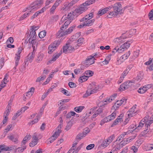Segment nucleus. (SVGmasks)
Wrapping results in <instances>:
<instances>
[{
  "instance_id": "obj_19",
  "label": "nucleus",
  "mask_w": 153,
  "mask_h": 153,
  "mask_svg": "<svg viewBox=\"0 0 153 153\" xmlns=\"http://www.w3.org/2000/svg\"><path fill=\"white\" fill-rule=\"evenodd\" d=\"M146 116H148L149 117L146 118V119H147V120H146V125L147 128H148L153 122V115L151 116L149 115H147Z\"/></svg>"
},
{
  "instance_id": "obj_6",
  "label": "nucleus",
  "mask_w": 153,
  "mask_h": 153,
  "mask_svg": "<svg viewBox=\"0 0 153 153\" xmlns=\"http://www.w3.org/2000/svg\"><path fill=\"white\" fill-rule=\"evenodd\" d=\"M43 0H37L31 4L27 8V10L35 11L39 8L43 3Z\"/></svg>"
},
{
  "instance_id": "obj_39",
  "label": "nucleus",
  "mask_w": 153,
  "mask_h": 153,
  "mask_svg": "<svg viewBox=\"0 0 153 153\" xmlns=\"http://www.w3.org/2000/svg\"><path fill=\"white\" fill-rule=\"evenodd\" d=\"M130 54V52L129 51H128L127 53L124 54L120 57V59L125 60L129 56Z\"/></svg>"
},
{
  "instance_id": "obj_18",
  "label": "nucleus",
  "mask_w": 153,
  "mask_h": 153,
  "mask_svg": "<svg viewBox=\"0 0 153 153\" xmlns=\"http://www.w3.org/2000/svg\"><path fill=\"white\" fill-rule=\"evenodd\" d=\"M117 141H116V142H114L112 151H117L120 150L122 147L120 143H118L117 142Z\"/></svg>"
},
{
  "instance_id": "obj_38",
  "label": "nucleus",
  "mask_w": 153,
  "mask_h": 153,
  "mask_svg": "<svg viewBox=\"0 0 153 153\" xmlns=\"http://www.w3.org/2000/svg\"><path fill=\"white\" fill-rule=\"evenodd\" d=\"M134 112V109L133 108H131L127 113V115L128 118H130L133 116V113Z\"/></svg>"
},
{
  "instance_id": "obj_24",
  "label": "nucleus",
  "mask_w": 153,
  "mask_h": 153,
  "mask_svg": "<svg viewBox=\"0 0 153 153\" xmlns=\"http://www.w3.org/2000/svg\"><path fill=\"white\" fill-rule=\"evenodd\" d=\"M76 122V121L74 119H72L69 122L66 127L65 130L67 131Z\"/></svg>"
},
{
  "instance_id": "obj_12",
  "label": "nucleus",
  "mask_w": 153,
  "mask_h": 153,
  "mask_svg": "<svg viewBox=\"0 0 153 153\" xmlns=\"http://www.w3.org/2000/svg\"><path fill=\"white\" fill-rule=\"evenodd\" d=\"M121 5L120 3H117L114 4L113 7V9L114 13L115 15H117L120 13L121 10Z\"/></svg>"
},
{
  "instance_id": "obj_58",
  "label": "nucleus",
  "mask_w": 153,
  "mask_h": 153,
  "mask_svg": "<svg viewBox=\"0 0 153 153\" xmlns=\"http://www.w3.org/2000/svg\"><path fill=\"white\" fill-rule=\"evenodd\" d=\"M31 137V136L30 134H27L26 136L23 139V140H24V141L27 142L28 140L30 139Z\"/></svg>"
},
{
  "instance_id": "obj_26",
  "label": "nucleus",
  "mask_w": 153,
  "mask_h": 153,
  "mask_svg": "<svg viewBox=\"0 0 153 153\" xmlns=\"http://www.w3.org/2000/svg\"><path fill=\"white\" fill-rule=\"evenodd\" d=\"M123 115L120 114L116 119L114 121L113 124L111 126V127H113L114 125H117L119 122H121L123 121L122 117H123Z\"/></svg>"
},
{
  "instance_id": "obj_5",
  "label": "nucleus",
  "mask_w": 153,
  "mask_h": 153,
  "mask_svg": "<svg viewBox=\"0 0 153 153\" xmlns=\"http://www.w3.org/2000/svg\"><path fill=\"white\" fill-rule=\"evenodd\" d=\"M129 45L130 44L128 42H126L120 46V47L117 46L112 50V52L113 54H114L116 52L119 53H122L127 49L129 46Z\"/></svg>"
},
{
  "instance_id": "obj_11",
  "label": "nucleus",
  "mask_w": 153,
  "mask_h": 153,
  "mask_svg": "<svg viewBox=\"0 0 153 153\" xmlns=\"http://www.w3.org/2000/svg\"><path fill=\"white\" fill-rule=\"evenodd\" d=\"M59 44V41H54L53 43L49 45L48 51V53L49 54L52 53L56 49Z\"/></svg>"
},
{
  "instance_id": "obj_29",
  "label": "nucleus",
  "mask_w": 153,
  "mask_h": 153,
  "mask_svg": "<svg viewBox=\"0 0 153 153\" xmlns=\"http://www.w3.org/2000/svg\"><path fill=\"white\" fill-rule=\"evenodd\" d=\"M143 73L142 71H140L137 73L135 80L139 82L143 79Z\"/></svg>"
},
{
  "instance_id": "obj_43",
  "label": "nucleus",
  "mask_w": 153,
  "mask_h": 153,
  "mask_svg": "<svg viewBox=\"0 0 153 153\" xmlns=\"http://www.w3.org/2000/svg\"><path fill=\"white\" fill-rule=\"evenodd\" d=\"M147 90L144 86H143V88H140L137 91V92L140 94H143Z\"/></svg>"
},
{
  "instance_id": "obj_3",
  "label": "nucleus",
  "mask_w": 153,
  "mask_h": 153,
  "mask_svg": "<svg viewBox=\"0 0 153 153\" xmlns=\"http://www.w3.org/2000/svg\"><path fill=\"white\" fill-rule=\"evenodd\" d=\"M100 90L99 86L94 82L90 84L88 86V89L85 93L83 95V97H87L92 94L97 92Z\"/></svg>"
},
{
  "instance_id": "obj_48",
  "label": "nucleus",
  "mask_w": 153,
  "mask_h": 153,
  "mask_svg": "<svg viewBox=\"0 0 153 153\" xmlns=\"http://www.w3.org/2000/svg\"><path fill=\"white\" fill-rule=\"evenodd\" d=\"M60 55L61 53H60L55 54L53 55L51 61H55L59 58Z\"/></svg>"
},
{
  "instance_id": "obj_20",
  "label": "nucleus",
  "mask_w": 153,
  "mask_h": 153,
  "mask_svg": "<svg viewBox=\"0 0 153 153\" xmlns=\"http://www.w3.org/2000/svg\"><path fill=\"white\" fill-rule=\"evenodd\" d=\"M112 7V6H111L104 8L102 10H100L98 12V15L100 16L106 13L107 11L110 10Z\"/></svg>"
},
{
  "instance_id": "obj_22",
  "label": "nucleus",
  "mask_w": 153,
  "mask_h": 153,
  "mask_svg": "<svg viewBox=\"0 0 153 153\" xmlns=\"http://www.w3.org/2000/svg\"><path fill=\"white\" fill-rule=\"evenodd\" d=\"M36 51L34 50H33V52L31 53H30L27 57V61H29L31 62L35 56V54Z\"/></svg>"
},
{
  "instance_id": "obj_52",
  "label": "nucleus",
  "mask_w": 153,
  "mask_h": 153,
  "mask_svg": "<svg viewBox=\"0 0 153 153\" xmlns=\"http://www.w3.org/2000/svg\"><path fill=\"white\" fill-rule=\"evenodd\" d=\"M61 91L66 96H69L70 95L69 92L66 90L64 88H62Z\"/></svg>"
},
{
  "instance_id": "obj_23",
  "label": "nucleus",
  "mask_w": 153,
  "mask_h": 153,
  "mask_svg": "<svg viewBox=\"0 0 153 153\" xmlns=\"http://www.w3.org/2000/svg\"><path fill=\"white\" fill-rule=\"evenodd\" d=\"M29 43L32 45L33 50L36 51V48L38 44V41L36 39L32 40H29Z\"/></svg>"
},
{
  "instance_id": "obj_33",
  "label": "nucleus",
  "mask_w": 153,
  "mask_h": 153,
  "mask_svg": "<svg viewBox=\"0 0 153 153\" xmlns=\"http://www.w3.org/2000/svg\"><path fill=\"white\" fill-rule=\"evenodd\" d=\"M128 134V132H123L117 138L116 141H120L123 140L125 137V136Z\"/></svg>"
},
{
  "instance_id": "obj_64",
  "label": "nucleus",
  "mask_w": 153,
  "mask_h": 153,
  "mask_svg": "<svg viewBox=\"0 0 153 153\" xmlns=\"http://www.w3.org/2000/svg\"><path fill=\"white\" fill-rule=\"evenodd\" d=\"M68 84V85L71 88H74L76 86V84L73 82H69Z\"/></svg>"
},
{
  "instance_id": "obj_27",
  "label": "nucleus",
  "mask_w": 153,
  "mask_h": 153,
  "mask_svg": "<svg viewBox=\"0 0 153 153\" xmlns=\"http://www.w3.org/2000/svg\"><path fill=\"white\" fill-rule=\"evenodd\" d=\"M28 7H27L26 8V9H25H25L24 10H23V11L25 12L26 11H27L28 12V13H25L21 17H20L19 19V21H21V20H23V19H25V18H26L28 16H29V15H30V12H31L32 11H31V12H30V10H27L26 9Z\"/></svg>"
},
{
  "instance_id": "obj_42",
  "label": "nucleus",
  "mask_w": 153,
  "mask_h": 153,
  "mask_svg": "<svg viewBox=\"0 0 153 153\" xmlns=\"http://www.w3.org/2000/svg\"><path fill=\"white\" fill-rule=\"evenodd\" d=\"M86 135V133L83 132L79 134L77 136V138L80 140L85 137Z\"/></svg>"
},
{
  "instance_id": "obj_36",
  "label": "nucleus",
  "mask_w": 153,
  "mask_h": 153,
  "mask_svg": "<svg viewBox=\"0 0 153 153\" xmlns=\"http://www.w3.org/2000/svg\"><path fill=\"white\" fill-rule=\"evenodd\" d=\"M26 148V146H24L21 147H18L15 150V152H18L19 153L22 152Z\"/></svg>"
},
{
  "instance_id": "obj_45",
  "label": "nucleus",
  "mask_w": 153,
  "mask_h": 153,
  "mask_svg": "<svg viewBox=\"0 0 153 153\" xmlns=\"http://www.w3.org/2000/svg\"><path fill=\"white\" fill-rule=\"evenodd\" d=\"M36 117V119H34V120L29 123L30 125H32L36 123H37L40 118V116L39 115H37Z\"/></svg>"
},
{
  "instance_id": "obj_2",
  "label": "nucleus",
  "mask_w": 153,
  "mask_h": 153,
  "mask_svg": "<svg viewBox=\"0 0 153 153\" xmlns=\"http://www.w3.org/2000/svg\"><path fill=\"white\" fill-rule=\"evenodd\" d=\"M74 16V15L71 13H68L67 16L64 15L59 22V25H61V29L66 28L73 20Z\"/></svg>"
},
{
  "instance_id": "obj_13",
  "label": "nucleus",
  "mask_w": 153,
  "mask_h": 153,
  "mask_svg": "<svg viewBox=\"0 0 153 153\" xmlns=\"http://www.w3.org/2000/svg\"><path fill=\"white\" fill-rule=\"evenodd\" d=\"M84 39L83 38H80L77 40H74L72 42V45L74 46L76 49L81 45L83 43Z\"/></svg>"
},
{
  "instance_id": "obj_61",
  "label": "nucleus",
  "mask_w": 153,
  "mask_h": 153,
  "mask_svg": "<svg viewBox=\"0 0 153 153\" xmlns=\"http://www.w3.org/2000/svg\"><path fill=\"white\" fill-rule=\"evenodd\" d=\"M94 146V144H90L87 146L86 149L88 150H90L93 148Z\"/></svg>"
},
{
  "instance_id": "obj_31",
  "label": "nucleus",
  "mask_w": 153,
  "mask_h": 153,
  "mask_svg": "<svg viewBox=\"0 0 153 153\" xmlns=\"http://www.w3.org/2000/svg\"><path fill=\"white\" fill-rule=\"evenodd\" d=\"M45 10V8L43 7L41 10L36 12L31 17L30 19H33L34 18L38 16L39 14H40V13H43Z\"/></svg>"
},
{
  "instance_id": "obj_14",
  "label": "nucleus",
  "mask_w": 153,
  "mask_h": 153,
  "mask_svg": "<svg viewBox=\"0 0 153 153\" xmlns=\"http://www.w3.org/2000/svg\"><path fill=\"white\" fill-rule=\"evenodd\" d=\"M148 117H149L148 116H146V117L140 121L139 123V125L137 127L134 129V131H135L137 132V130L141 129V127L143 126L144 124H145V125L146 124V120H147V119H146V118ZM145 126H146V125H145Z\"/></svg>"
},
{
  "instance_id": "obj_9",
  "label": "nucleus",
  "mask_w": 153,
  "mask_h": 153,
  "mask_svg": "<svg viewBox=\"0 0 153 153\" xmlns=\"http://www.w3.org/2000/svg\"><path fill=\"white\" fill-rule=\"evenodd\" d=\"M97 55L95 54L88 56L84 62L85 65H90L93 64L94 62V58L97 57Z\"/></svg>"
},
{
  "instance_id": "obj_60",
  "label": "nucleus",
  "mask_w": 153,
  "mask_h": 153,
  "mask_svg": "<svg viewBox=\"0 0 153 153\" xmlns=\"http://www.w3.org/2000/svg\"><path fill=\"white\" fill-rule=\"evenodd\" d=\"M64 0H56L54 4L58 7Z\"/></svg>"
},
{
  "instance_id": "obj_21",
  "label": "nucleus",
  "mask_w": 153,
  "mask_h": 153,
  "mask_svg": "<svg viewBox=\"0 0 153 153\" xmlns=\"http://www.w3.org/2000/svg\"><path fill=\"white\" fill-rule=\"evenodd\" d=\"M72 5L71 3H68L67 2H65L63 5L62 6L61 10L63 11H66L68 10Z\"/></svg>"
},
{
  "instance_id": "obj_16",
  "label": "nucleus",
  "mask_w": 153,
  "mask_h": 153,
  "mask_svg": "<svg viewBox=\"0 0 153 153\" xmlns=\"http://www.w3.org/2000/svg\"><path fill=\"white\" fill-rule=\"evenodd\" d=\"M88 9L87 7L82 4L80 6L77 8L76 10V12L77 13L80 14L83 13V12L86 10Z\"/></svg>"
},
{
  "instance_id": "obj_4",
  "label": "nucleus",
  "mask_w": 153,
  "mask_h": 153,
  "mask_svg": "<svg viewBox=\"0 0 153 153\" xmlns=\"http://www.w3.org/2000/svg\"><path fill=\"white\" fill-rule=\"evenodd\" d=\"M93 16V13H91L81 19L80 21L81 22H84L85 26H91L94 21V19L90 20Z\"/></svg>"
},
{
  "instance_id": "obj_7",
  "label": "nucleus",
  "mask_w": 153,
  "mask_h": 153,
  "mask_svg": "<svg viewBox=\"0 0 153 153\" xmlns=\"http://www.w3.org/2000/svg\"><path fill=\"white\" fill-rule=\"evenodd\" d=\"M134 84V82L133 80L127 81L124 82L120 85L119 89L120 90H122L123 91H124L126 89L131 87Z\"/></svg>"
},
{
  "instance_id": "obj_54",
  "label": "nucleus",
  "mask_w": 153,
  "mask_h": 153,
  "mask_svg": "<svg viewBox=\"0 0 153 153\" xmlns=\"http://www.w3.org/2000/svg\"><path fill=\"white\" fill-rule=\"evenodd\" d=\"M46 76L45 75L43 76H42L39 77L36 80V82H40L44 80Z\"/></svg>"
},
{
  "instance_id": "obj_56",
  "label": "nucleus",
  "mask_w": 153,
  "mask_h": 153,
  "mask_svg": "<svg viewBox=\"0 0 153 153\" xmlns=\"http://www.w3.org/2000/svg\"><path fill=\"white\" fill-rule=\"evenodd\" d=\"M114 137V135H113L109 137L106 140L110 143L113 140Z\"/></svg>"
},
{
  "instance_id": "obj_1",
  "label": "nucleus",
  "mask_w": 153,
  "mask_h": 153,
  "mask_svg": "<svg viewBox=\"0 0 153 153\" xmlns=\"http://www.w3.org/2000/svg\"><path fill=\"white\" fill-rule=\"evenodd\" d=\"M114 96L111 97L110 98L100 101L97 105L99 108L95 112L94 114L91 117V118H87L86 119V121L87 122H91V121L93 120V119L95 117L99 114L101 113L102 111V106L106 104L107 103L111 102L113 100H114Z\"/></svg>"
},
{
  "instance_id": "obj_8",
  "label": "nucleus",
  "mask_w": 153,
  "mask_h": 153,
  "mask_svg": "<svg viewBox=\"0 0 153 153\" xmlns=\"http://www.w3.org/2000/svg\"><path fill=\"white\" fill-rule=\"evenodd\" d=\"M116 111H114L111 115L103 119L101 121L100 124L101 125H102L105 123L114 120L116 116Z\"/></svg>"
},
{
  "instance_id": "obj_28",
  "label": "nucleus",
  "mask_w": 153,
  "mask_h": 153,
  "mask_svg": "<svg viewBox=\"0 0 153 153\" xmlns=\"http://www.w3.org/2000/svg\"><path fill=\"white\" fill-rule=\"evenodd\" d=\"M60 25V30H59L57 33V36L58 38L67 35V34L66 33V31H63L62 30L64 28L61 29V25Z\"/></svg>"
},
{
  "instance_id": "obj_62",
  "label": "nucleus",
  "mask_w": 153,
  "mask_h": 153,
  "mask_svg": "<svg viewBox=\"0 0 153 153\" xmlns=\"http://www.w3.org/2000/svg\"><path fill=\"white\" fill-rule=\"evenodd\" d=\"M20 114V111H18L15 114L13 117L12 119L13 120H14L16 119L19 115Z\"/></svg>"
},
{
  "instance_id": "obj_32",
  "label": "nucleus",
  "mask_w": 153,
  "mask_h": 153,
  "mask_svg": "<svg viewBox=\"0 0 153 153\" xmlns=\"http://www.w3.org/2000/svg\"><path fill=\"white\" fill-rule=\"evenodd\" d=\"M127 99L123 98L121 100H118L115 102V105H118L120 106L122 104H125L126 103Z\"/></svg>"
},
{
  "instance_id": "obj_44",
  "label": "nucleus",
  "mask_w": 153,
  "mask_h": 153,
  "mask_svg": "<svg viewBox=\"0 0 153 153\" xmlns=\"http://www.w3.org/2000/svg\"><path fill=\"white\" fill-rule=\"evenodd\" d=\"M84 108V107L83 106L76 107L74 108V109L77 112L79 113Z\"/></svg>"
},
{
  "instance_id": "obj_53",
  "label": "nucleus",
  "mask_w": 153,
  "mask_h": 153,
  "mask_svg": "<svg viewBox=\"0 0 153 153\" xmlns=\"http://www.w3.org/2000/svg\"><path fill=\"white\" fill-rule=\"evenodd\" d=\"M134 131V125H131L128 128V131L126 132H128V134L132 133Z\"/></svg>"
},
{
  "instance_id": "obj_25",
  "label": "nucleus",
  "mask_w": 153,
  "mask_h": 153,
  "mask_svg": "<svg viewBox=\"0 0 153 153\" xmlns=\"http://www.w3.org/2000/svg\"><path fill=\"white\" fill-rule=\"evenodd\" d=\"M133 140V138H127L126 139L125 138L120 142V143L121 144V146H122L123 147Z\"/></svg>"
},
{
  "instance_id": "obj_57",
  "label": "nucleus",
  "mask_w": 153,
  "mask_h": 153,
  "mask_svg": "<svg viewBox=\"0 0 153 153\" xmlns=\"http://www.w3.org/2000/svg\"><path fill=\"white\" fill-rule=\"evenodd\" d=\"M46 105V104H44V105L42 106V108L40 109L39 113L38 115H39L40 116V115H41L42 113L43 112L44 109L45 108Z\"/></svg>"
},
{
  "instance_id": "obj_59",
  "label": "nucleus",
  "mask_w": 153,
  "mask_h": 153,
  "mask_svg": "<svg viewBox=\"0 0 153 153\" xmlns=\"http://www.w3.org/2000/svg\"><path fill=\"white\" fill-rule=\"evenodd\" d=\"M57 7V6L56 5L54 4L50 9L51 13H53Z\"/></svg>"
},
{
  "instance_id": "obj_47",
  "label": "nucleus",
  "mask_w": 153,
  "mask_h": 153,
  "mask_svg": "<svg viewBox=\"0 0 153 153\" xmlns=\"http://www.w3.org/2000/svg\"><path fill=\"white\" fill-rule=\"evenodd\" d=\"M85 74L86 75V76H88V78L89 77L92 76L93 75L94 73L91 71L88 70L86 71Z\"/></svg>"
},
{
  "instance_id": "obj_17",
  "label": "nucleus",
  "mask_w": 153,
  "mask_h": 153,
  "mask_svg": "<svg viewBox=\"0 0 153 153\" xmlns=\"http://www.w3.org/2000/svg\"><path fill=\"white\" fill-rule=\"evenodd\" d=\"M127 37V36L126 34L123 33L119 38H116L115 41L117 43L120 44L124 42L125 39H126Z\"/></svg>"
},
{
  "instance_id": "obj_49",
  "label": "nucleus",
  "mask_w": 153,
  "mask_h": 153,
  "mask_svg": "<svg viewBox=\"0 0 153 153\" xmlns=\"http://www.w3.org/2000/svg\"><path fill=\"white\" fill-rule=\"evenodd\" d=\"M20 56L16 55L15 59L16 66H17L18 65L20 59Z\"/></svg>"
},
{
  "instance_id": "obj_51",
  "label": "nucleus",
  "mask_w": 153,
  "mask_h": 153,
  "mask_svg": "<svg viewBox=\"0 0 153 153\" xmlns=\"http://www.w3.org/2000/svg\"><path fill=\"white\" fill-rule=\"evenodd\" d=\"M43 57V54L42 53H39L38 55L37 58L36 60L37 61H42Z\"/></svg>"
},
{
  "instance_id": "obj_34",
  "label": "nucleus",
  "mask_w": 153,
  "mask_h": 153,
  "mask_svg": "<svg viewBox=\"0 0 153 153\" xmlns=\"http://www.w3.org/2000/svg\"><path fill=\"white\" fill-rule=\"evenodd\" d=\"M61 133L60 129L59 128H56L55 132L54 134L52 135L53 137L56 139L59 136Z\"/></svg>"
},
{
  "instance_id": "obj_50",
  "label": "nucleus",
  "mask_w": 153,
  "mask_h": 153,
  "mask_svg": "<svg viewBox=\"0 0 153 153\" xmlns=\"http://www.w3.org/2000/svg\"><path fill=\"white\" fill-rule=\"evenodd\" d=\"M46 32L45 31H43L40 32L39 34V38H44L46 35Z\"/></svg>"
},
{
  "instance_id": "obj_10",
  "label": "nucleus",
  "mask_w": 153,
  "mask_h": 153,
  "mask_svg": "<svg viewBox=\"0 0 153 153\" xmlns=\"http://www.w3.org/2000/svg\"><path fill=\"white\" fill-rule=\"evenodd\" d=\"M76 49L74 46L73 45L71 42L66 44V45L63 47V52L65 53L71 52L73 50Z\"/></svg>"
},
{
  "instance_id": "obj_30",
  "label": "nucleus",
  "mask_w": 153,
  "mask_h": 153,
  "mask_svg": "<svg viewBox=\"0 0 153 153\" xmlns=\"http://www.w3.org/2000/svg\"><path fill=\"white\" fill-rule=\"evenodd\" d=\"M8 138L15 143L17 142L18 136L16 135L11 134L8 136Z\"/></svg>"
},
{
  "instance_id": "obj_46",
  "label": "nucleus",
  "mask_w": 153,
  "mask_h": 153,
  "mask_svg": "<svg viewBox=\"0 0 153 153\" xmlns=\"http://www.w3.org/2000/svg\"><path fill=\"white\" fill-rule=\"evenodd\" d=\"M95 0H89L87 1L85 3H83L84 4L86 5L87 7L90 5L92 4L95 2Z\"/></svg>"
},
{
  "instance_id": "obj_35",
  "label": "nucleus",
  "mask_w": 153,
  "mask_h": 153,
  "mask_svg": "<svg viewBox=\"0 0 153 153\" xmlns=\"http://www.w3.org/2000/svg\"><path fill=\"white\" fill-rule=\"evenodd\" d=\"M30 38L29 40H32L36 39V32L34 31L31 30L30 34Z\"/></svg>"
},
{
  "instance_id": "obj_55",
  "label": "nucleus",
  "mask_w": 153,
  "mask_h": 153,
  "mask_svg": "<svg viewBox=\"0 0 153 153\" xmlns=\"http://www.w3.org/2000/svg\"><path fill=\"white\" fill-rule=\"evenodd\" d=\"M110 143L108 142L106 140H105L103 143L102 146L103 147L105 148L109 145Z\"/></svg>"
},
{
  "instance_id": "obj_63",
  "label": "nucleus",
  "mask_w": 153,
  "mask_h": 153,
  "mask_svg": "<svg viewBox=\"0 0 153 153\" xmlns=\"http://www.w3.org/2000/svg\"><path fill=\"white\" fill-rule=\"evenodd\" d=\"M56 139H55V138L53 137L52 136L51 137L48 139V143L49 144V142L50 143H51L54 141Z\"/></svg>"
},
{
  "instance_id": "obj_15",
  "label": "nucleus",
  "mask_w": 153,
  "mask_h": 153,
  "mask_svg": "<svg viewBox=\"0 0 153 153\" xmlns=\"http://www.w3.org/2000/svg\"><path fill=\"white\" fill-rule=\"evenodd\" d=\"M38 140L37 134H34L33 136L32 141L29 143L30 146L33 147L35 146L37 143Z\"/></svg>"
},
{
  "instance_id": "obj_40",
  "label": "nucleus",
  "mask_w": 153,
  "mask_h": 153,
  "mask_svg": "<svg viewBox=\"0 0 153 153\" xmlns=\"http://www.w3.org/2000/svg\"><path fill=\"white\" fill-rule=\"evenodd\" d=\"M75 26L74 25H73L71 27L68 29H67L65 30L66 31V33L67 35L70 34L75 28Z\"/></svg>"
},
{
  "instance_id": "obj_37",
  "label": "nucleus",
  "mask_w": 153,
  "mask_h": 153,
  "mask_svg": "<svg viewBox=\"0 0 153 153\" xmlns=\"http://www.w3.org/2000/svg\"><path fill=\"white\" fill-rule=\"evenodd\" d=\"M83 145L84 144L83 143H82L77 147L76 151H73V152H72V150H69L67 153H76V152H78L79 150L82 147Z\"/></svg>"
},
{
  "instance_id": "obj_41",
  "label": "nucleus",
  "mask_w": 153,
  "mask_h": 153,
  "mask_svg": "<svg viewBox=\"0 0 153 153\" xmlns=\"http://www.w3.org/2000/svg\"><path fill=\"white\" fill-rule=\"evenodd\" d=\"M88 76H83L80 77L79 81L80 82H82L87 80L88 78Z\"/></svg>"
}]
</instances>
